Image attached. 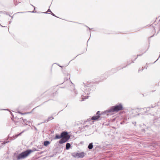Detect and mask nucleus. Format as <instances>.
Here are the masks:
<instances>
[{"label":"nucleus","instance_id":"1","mask_svg":"<svg viewBox=\"0 0 160 160\" xmlns=\"http://www.w3.org/2000/svg\"><path fill=\"white\" fill-rule=\"evenodd\" d=\"M70 136L68 134L67 132H63L61 133V135L56 134L54 137V139H59L62 138L59 142L60 144H62L67 141L70 138Z\"/></svg>","mask_w":160,"mask_h":160},{"label":"nucleus","instance_id":"2","mask_svg":"<svg viewBox=\"0 0 160 160\" xmlns=\"http://www.w3.org/2000/svg\"><path fill=\"white\" fill-rule=\"evenodd\" d=\"M123 108L121 103L118 105L112 106L109 109L105 111L102 113L103 114L112 113L113 112H117L120 110H123Z\"/></svg>","mask_w":160,"mask_h":160},{"label":"nucleus","instance_id":"3","mask_svg":"<svg viewBox=\"0 0 160 160\" xmlns=\"http://www.w3.org/2000/svg\"><path fill=\"white\" fill-rule=\"evenodd\" d=\"M33 151L31 150H28L22 152L17 156V160H19L21 159H24L26 158Z\"/></svg>","mask_w":160,"mask_h":160},{"label":"nucleus","instance_id":"4","mask_svg":"<svg viewBox=\"0 0 160 160\" xmlns=\"http://www.w3.org/2000/svg\"><path fill=\"white\" fill-rule=\"evenodd\" d=\"M152 27L153 28V32H155L156 30L159 31L160 30V24H152L151 26V28Z\"/></svg>","mask_w":160,"mask_h":160},{"label":"nucleus","instance_id":"5","mask_svg":"<svg viewBox=\"0 0 160 160\" xmlns=\"http://www.w3.org/2000/svg\"><path fill=\"white\" fill-rule=\"evenodd\" d=\"M100 112L99 111H98L97 112L96 115L95 116H93L92 118V120H96L98 119L99 117L100 116Z\"/></svg>","mask_w":160,"mask_h":160},{"label":"nucleus","instance_id":"6","mask_svg":"<svg viewBox=\"0 0 160 160\" xmlns=\"http://www.w3.org/2000/svg\"><path fill=\"white\" fill-rule=\"evenodd\" d=\"M84 88H85V89L86 88V90H85L84 91V92L85 93H86L87 94V95H89V94L90 93V92L89 91H88V90L89 89V88H88V90H87V89H88L87 88V87H88V86H86V85H85V84H84Z\"/></svg>","mask_w":160,"mask_h":160},{"label":"nucleus","instance_id":"7","mask_svg":"<svg viewBox=\"0 0 160 160\" xmlns=\"http://www.w3.org/2000/svg\"><path fill=\"white\" fill-rule=\"evenodd\" d=\"M85 154L84 152L78 153V158H82L85 156Z\"/></svg>","mask_w":160,"mask_h":160},{"label":"nucleus","instance_id":"8","mask_svg":"<svg viewBox=\"0 0 160 160\" xmlns=\"http://www.w3.org/2000/svg\"><path fill=\"white\" fill-rule=\"evenodd\" d=\"M72 156L74 158H78V153L76 152L73 153H72Z\"/></svg>","mask_w":160,"mask_h":160},{"label":"nucleus","instance_id":"9","mask_svg":"<svg viewBox=\"0 0 160 160\" xmlns=\"http://www.w3.org/2000/svg\"><path fill=\"white\" fill-rule=\"evenodd\" d=\"M93 147V143H91L89 144L88 146V148L89 149H91Z\"/></svg>","mask_w":160,"mask_h":160},{"label":"nucleus","instance_id":"10","mask_svg":"<svg viewBox=\"0 0 160 160\" xmlns=\"http://www.w3.org/2000/svg\"><path fill=\"white\" fill-rule=\"evenodd\" d=\"M71 146V145L70 143H68L66 145V148L67 150L69 149Z\"/></svg>","mask_w":160,"mask_h":160},{"label":"nucleus","instance_id":"11","mask_svg":"<svg viewBox=\"0 0 160 160\" xmlns=\"http://www.w3.org/2000/svg\"><path fill=\"white\" fill-rule=\"evenodd\" d=\"M50 142L49 141H45L44 142V145L45 146H47L50 144Z\"/></svg>","mask_w":160,"mask_h":160},{"label":"nucleus","instance_id":"12","mask_svg":"<svg viewBox=\"0 0 160 160\" xmlns=\"http://www.w3.org/2000/svg\"><path fill=\"white\" fill-rule=\"evenodd\" d=\"M53 118H54L52 116L49 117L48 118V119L46 121H44V122H45L46 121L48 122V121H49L50 120L52 119Z\"/></svg>","mask_w":160,"mask_h":160},{"label":"nucleus","instance_id":"13","mask_svg":"<svg viewBox=\"0 0 160 160\" xmlns=\"http://www.w3.org/2000/svg\"><path fill=\"white\" fill-rule=\"evenodd\" d=\"M24 131H22V132L19 133V134L16 135H15V138H17L19 136H20L22 133H23L24 132Z\"/></svg>","mask_w":160,"mask_h":160},{"label":"nucleus","instance_id":"14","mask_svg":"<svg viewBox=\"0 0 160 160\" xmlns=\"http://www.w3.org/2000/svg\"><path fill=\"white\" fill-rule=\"evenodd\" d=\"M86 128H89V126L88 125H86L85 126H82V129H85Z\"/></svg>","mask_w":160,"mask_h":160},{"label":"nucleus","instance_id":"15","mask_svg":"<svg viewBox=\"0 0 160 160\" xmlns=\"http://www.w3.org/2000/svg\"><path fill=\"white\" fill-rule=\"evenodd\" d=\"M88 96H86L85 97V98H82V101H84L85 99H88Z\"/></svg>","mask_w":160,"mask_h":160},{"label":"nucleus","instance_id":"16","mask_svg":"<svg viewBox=\"0 0 160 160\" xmlns=\"http://www.w3.org/2000/svg\"><path fill=\"white\" fill-rule=\"evenodd\" d=\"M9 141H4L3 143H2V144L4 145L6 143H8L9 142Z\"/></svg>","mask_w":160,"mask_h":160},{"label":"nucleus","instance_id":"17","mask_svg":"<svg viewBox=\"0 0 160 160\" xmlns=\"http://www.w3.org/2000/svg\"><path fill=\"white\" fill-rule=\"evenodd\" d=\"M47 12H51V11L50 10V9H48V10L47 12H44V13H47Z\"/></svg>","mask_w":160,"mask_h":160},{"label":"nucleus","instance_id":"18","mask_svg":"<svg viewBox=\"0 0 160 160\" xmlns=\"http://www.w3.org/2000/svg\"><path fill=\"white\" fill-rule=\"evenodd\" d=\"M132 124H134V126H136V122H132Z\"/></svg>","mask_w":160,"mask_h":160},{"label":"nucleus","instance_id":"19","mask_svg":"<svg viewBox=\"0 0 160 160\" xmlns=\"http://www.w3.org/2000/svg\"><path fill=\"white\" fill-rule=\"evenodd\" d=\"M29 113H30V112H27V113H20L22 115H25V114H28Z\"/></svg>","mask_w":160,"mask_h":160},{"label":"nucleus","instance_id":"20","mask_svg":"<svg viewBox=\"0 0 160 160\" xmlns=\"http://www.w3.org/2000/svg\"><path fill=\"white\" fill-rule=\"evenodd\" d=\"M51 14H52V16H55V17H56V16L54 14H53V13H52V12H51Z\"/></svg>","mask_w":160,"mask_h":160},{"label":"nucleus","instance_id":"21","mask_svg":"<svg viewBox=\"0 0 160 160\" xmlns=\"http://www.w3.org/2000/svg\"><path fill=\"white\" fill-rule=\"evenodd\" d=\"M160 57V55L159 56V57L154 62V63H155L158 60V58Z\"/></svg>","mask_w":160,"mask_h":160},{"label":"nucleus","instance_id":"22","mask_svg":"<svg viewBox=\"0 0 160 160\" xmlns=\"http://www.w3.org/2000/svg\"><path fill=\"white\" fill-rule=\"evenodd\" d=\"M75 91V94H77V91H76L75 90V91Z\"/></svg>","mask_w":160,"mask_h":160},{"label":"nucleus","instance_id":"23","mask_svg":"<svg viewBox=\"0 0 160 160\" xmlns=\"http://www.w3.org/2000/svg\"><path fill=\"white\" fill-rule=\"evenodd\" d=\"M86 27H87L88 28L89 30L91 29L90 28L88 27H87V26H86Z\"/></svg>","mask_w":160,"mask_h":160},{"label":"nucleus","instance_id":"24","mask_svg":"<svg viewBox=\"0 0 160 160\" xmlns=\"http://www.w3.org/2000/svg\"><path fill=\"white\" fill-rule=\"evenodd\" d=\"M32 6L34 8V9H35V7L34 6H33L32 5Z\"/></svg>","mask_w":160,"mask_h":160},{"label":"nucleus","instance_id":"25","mask_svg":"<svg viewBox=\"0 0 160 160\" xmlns=\"http://www.w3.org/2000/svg\"><path fill=\"white\" fill-rule=\"evenodd\" d=\"M142 70H143V67H142Z\"/></svg>","mask_w":160,"mask_h":160},{"label":"nucleus","instance_id":"26","mask_svg":"<svg viewBox=\"0 0 160 160\" xmlns=\"http://www.w3.org/2000/svg\"><path fill=\"white\" fill-rule=\"evenodd\" d=\"M0 25L1 26V27H3V26H2L1 24H0Z\"/></svg>","mask_w":160,"mask_h":160},{"label":"nucleus","instance_id":"27","mask_svg":"<svg viewBox=\"0 0 160 160\" xmlns=\"http://www.w3.org/2000/svg\"><path fill=\"white\" fill-rule=\"evenodd\" d=\"M140 71V70H138V72H139V71Z\"/></svg>","mask_w":160,"mask_h":160},{"label":"nucleus","instance_id":"28","mask_svg":"<svg viewBox=\"0 0 160 160\" xmlns=\"http://www.w3.org/2000/svg\"><path fill=\"white\" fill-rule=\"evenodd\" d=\"M138 56H140V55H137V57H138Z\"/></svg>","mask_w":160,"mask_h":160},{"label":"nucleus","instance_id":"29","mask_svg":"<svg viewBox=\"0 0 160 160\" xmlns=\"http://www.w3.org/2000/svg\"><path fill=\"white\" fill-rule=\"evenodd\" d=\"M149 108V107H148V108H147V109H148V108Z\"/></svg>","mask_w":160,"mask_h":160},{"label":"nucleus","instance_id":"30","mask_svg":"<svg viewBox=\"0 0 160 160\" xmlns=\"http://www.w3.org/2000/svg\"><path fill=\"white\" fill-rule=\"evenodd\" d=\"M34 12V11H32V12Z\"/></svg>","mask_w":160,"mask_h":160},{"label":"nucleus","instance_id":"31","mask_svg":"<svg viewBox=\"0 0 160 160\" xmlns=\"http://www.w3.org/2000/svg\"><path fill=\"white\" fill-rule=\"evenodd\" d=\"M155 107V106H153H153H152V108H153V107Z\"/></svg>","mask_w":160,"mask_h":160}]
</instances>
